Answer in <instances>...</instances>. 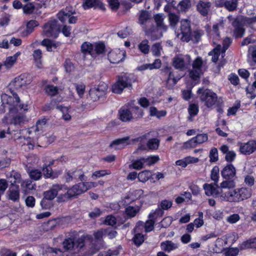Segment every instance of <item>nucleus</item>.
<instances>
[{
  "label": "nucleus",
  "instance_id": "nucleus-1",
  "mask_svg": "<svg viewBox=\"0 0 256 256\" xmlns=\"http://www.w3.org/2000/svg\"><path fill=\"white\" fill-rule=\"evenodd\" d=\"M252 194V190L250 188L242 187L222 194L220 196L229 202H239L249 198Z\"/></svg>",
  "mask_w": 256,
  "mask_h": 256
},
{
  "label": "nucleus",
  "instance_id": "nucleus-2",
  "mask_svg": "<svg viewBox=\"0 0 256 256\" xmlns=\"http://www.w3.org/2000/svg\"><path fill=\"white\" fill-rule=\"evenodd\" d=\"M136 80L134 76L130 74H122L118 76L116 82L112 86V91L115 94H120L125 88H130Z\"/></svg>",
  "mask_w": 256,
  "mask_h": 256
},
{
  "label": "nucleus",
  "instance_id": "nucleus-3",
  "mask_svg": "<svg viewBox=\"0 0 256 256\" xmlns=\"http://www.w3.org/2000/svg\"><path fill=\"white\" fill-rule=\"evenodd\" d=\"M66 192L64 194H60L58 197V202H62L71 200L72 198L87 191V188L84 182H80L73 186L71 188H65Z\"/></svg>",
  "mask_w": 256,
  "mask_h": 256
},
{
  "label": "nucleus",
  "instance_id": "nucleus-4",
  "mask_svg": "<svg viewBox=\"0 0 256 256\" xmlns=\"http://www.w3.org/2000/svg\"><path fill=\"white\" fill-rule=\"evenodd\" d=\"M12 96H9L6 94H3L2 96V101L4 104H6L9 106V110L10 114L14 112L15 109L19 108L20 110L24 109V110L27 109V105L24 106L23 104H20V98L18 94L14 92V90H10Z\"/></svg>",
  "mask_w": 256,
  "mask_h": 256
},
{
  "label": "nucleus",
  "instance_id": "nucleus-5",
  "mask_svg": "<svg viewBox=\"0 0 256 256\" xmlns=\"http://www.w3.org/2000/svg\"><path fill=\"white\" fill-rule=\"evenodd\" d=\"M198 93L200 96V100L204 102L206 107L210 108L216 104L218 97L216 94L210 90H204L202 88H199Z\"/></svg>",
  "mask_w": 256,
  "mask_h": 256
},
{
  "label": "nucleus",
  "instance_id": "nucleus-6",
  "mask_svg": "<svg viewBox=\"0 0 256 256\" xmlns=\"http://www.w3.org/2000/svg\"><path fill=\"white\" fill-rule=\"evenodd\" d=\"M150 13L146 10H142L139 15L138 23L140 25L145 34L150 35L152 32L150 28L152 27V22L150 20Z\"/></svg>",
  "mask_w": 256,
  "mask_h": 256
},
{
  "label": "nucleus",
  "instance_id": "nucleus-7",
  "mask_svg": "<svg viewBox=\"0 0 256 256\" xmlns=\"http://www.w3.org/2000/svg\"><path fill=\"white\" fill-rule=\"evenodd\" d=\"M191 61L190 56L188 54H178L172 59V66L176 69L184 70L189 68Z\"/></svg>",
  "mask_w": 256,
  "mask_h": 256
},
{
  "label": "nucleus",
  "instance_id": "nucleus-8",
  "mask_svg": "<svg viewBox=\"0 0 256 256\" xmlns=\"http://www.w3.org/2000/svg\"><path fill=\"white\" fill-rule=\"evenodd\" d=\"M60 30L57 21L54 19L50 20L43 26L44 34L47 37L57 38Z\"/></svg>",
  "mask_w": 256,
  "mask_h": 256
},
{
  "label": "nucleus",
  "instance_id": "nucleus-9",
  "mask_svg": "<svg viewBox=\"0 0 256 256\" xmlns=\"http://www.w3.org/2000/svg\"><path fill=\"white\" fill-rule=\"evenodd\" d=\"M191 28L190 22L188 20H182L180 22V29L177 32V36L179 37L183 42H188L190 40L191 38Z\"/></svg>",
  "mask_w": 256,
  "mask_h": 256
},
{
  "label": "nucleus",
  "instance_id": "nucleus-10",
  "mask_svg": "<svg viewBox=\"0 0 256 256\" xmlns=\"http://www.w3.org/2000/svg\"><path fill=\"white\" fill-rule=\"evenodd\" d=\"M108 90V86L104 82L100 84L96 88H94L90 90L89 96L90 100L93 102H96L100 99V98L104 96Z\"/></svg>",
  "mask_w": 256,
  "mask_h": 256
},
{
  "label": "nucleus",
  "instance_id": "nucleus-11",
  "mask_svg": "<svg viewBox=\"0 0 256 256\" xmlns=\"http://www.w3.org/2000/svg\"><path fill=\"white\" fill-rule=\"evenodd\" d=\"M203 66V60L202 58L197 57L192 63V68L190 72V77L194 80H196L200 78L202 74V67Z\"/></svg>",
  "mask_w": 256,
  "mask_h": 256
},
{
  "label": "nucleus",
  "instance_id": "nucleus-12",
  "mask_svg": "<svg viewBox=\"0 0 256 256\" xmlns=\"http://www.w3.org/2000/svg\"><path fill=\"white\" fill-rule=\"evenodd\" d=\"M168 30V26L164 22L155 26L152 23V28H150V30L152 31L150 35H148V37L150 38L152 40H154L160 38L162 36V34L166 32Z\"/></svg>",
  "mask_w": 256,
  "mask_h": 256
},
{
  "label": "nucleus",
  "instance_id": "nucleus-13",
  "mask_svg": "<svg viewBox=\"0 0 256 256\" xmlns=\"http://www.w3.org/2000/svg\"><path fill=\"white\" fill-rule=\"evenodd\" d=\"M31 82L30 78H28V76L26 74H21L16 78L10 84V89L12 88L18 90L22 86L30 84Z\"/></svg>",
  "mask_w": 256,
  "mask_h": 256
},
{
  "label": "nucleus",
  "instance_id": "nucleus-14",
  "mask_svg": "<svg viewBox=\"0 0 256 256\" xmlns=\"http://www.w3.org/2000/svg\"><path fill=\"white\" fill-rule=\"evenodd\" d=\"M234 27L233 36L236 38H242L244 36L245 30L244 28V25L242 23V18L240 16H238L233 20L232 23Z\"/></svg>",
  "mask_w": 256,
  "mask_h": 256
},
{
  "label": "nucleus",
  "instance_id": "nucleus-15",
  "mask_svg": "<svg viewBox=\"0 0 256 256\" xmlns=\"http://www.w3.org/2000/svg\"><path fill=\"white\" fill-rule=\"evenodd\" d=\"M62 245L66 250H72L74 247L81 248L84 246V240L83 238H79L76 242L72 238H68L64 240Z\"/></svg>",
  "mask_w": 256,
  "mask_h": 256
},
{
  "label": "nucleus",
  "instance_id": "nucleus-16",
  "mask_svg": "<svg viewBox=\"0 0 256 256\" xmlns=\"http://www.w3.org/2000/svg\"><path fill=\"white\" fill-rule=\"evenodd\" d=\"M208 140V136L207 134H198L196 136L184 142V146L186 148H194L198 144H201L205 142H206Z\"/></svg>",
  "mask_w": 256,
  "mask_h": 256
},
{
  "label": "nucleus",
  "instance_id": "nucleus-17",
  "mask_svg": "<svg viewBox=\"0 0 256 256\" xmlns=\"http://www.w3.org/2000/svg\"><path fill=\"white\" fill-rule=\"evenodd\" d=\"M10 112L6 116L2 119L3 122H10L14 125H21L24 124L28 120L25 116L23 114H17L15 116H11Z\"/></svg>",
  "mask_w": 256,
  "mask_h": 256
},
{
  "label": "nucleus",
  "instance_id": "nucleus-18",
  "mask_svg": "<svg viewBox=\"0 0 256 256\" xmlns=\"http://www.w3.org/2000/svg\"><path fill=\"white\" fill-rule=\"evenodd\" d=\"M256 150V141L249 140L246 143H241L240 146V152L246 155H249Z\"/></svg>",
  "mask_w": 256,
  "mask_h": 256
},
{
  "label": "nucleus",
  "instance_id": "nucleus-19",
  "mask_svg": "<svg viewBox=\"0 0 256 256\" xmlns=\"http://www.w3.org/2000/svg\"><path fill=\"white\" fill-rule=\"evenodd\" d=\"M126 56V52L116 50L110 52L108 54V58L110 62L113 64H118L124 60Z\"/></svg>",
  "mask_w": 256,
  "mask_h": 256
},
{
  "label": "nucleus",
  "instance_id": "nucleus-20",
  "mask_svg": "<svg viewBox=\"0 0 256 256\" xmlns=\"http://www.w3.org/2000/svg\"><path fill=\"white\" fill-rule=\"evenodd\" d=\"M203 188L206 194L208 196L217 197L222 193L219 186L216 183L214 184H205L203 186Z\"/></svg>",
  "mask_w": 256,
  "mask_h": 256
},
{
  "label": "nucleus",
  "instance_id": "nucleus-21",
  "mask_svg": "<svg viewBox=\"0 0 256 256\" xmlns=\"http://www.w3.org/2000/svg\"><path fill=\"white\" fill-rule=\"evenodd\" d=\"M224 179H236V169L232 164H226L221 171Z\"/></svg>",
  "mask_w": 256,
  "mask_h": 256
},
{
  "label": "nucleus",
  "instance_id": "nucleus-22",
  "mask_svg": "<svg viewBox=\"0 0 256 256\" xmlns=\"http://www.w3.org/2000/svg\"><path fill=\"white\" fill-rule=\"evenodd\" d=\"M216 4L219 6H224L229 12H234L237 8L238 0H218Z\"/></svg>",
  "mask_w": 256,
  "mask_h": 256
},
{
  "label": "nucleus",
  "instance_id": "nucleus-23",
  "mask_svg": "<svg viewBox=\"0 0 256 256\" xmlns=\"http://www.w3.org/2000/svg\"><path fill=\"white\" fill-rule=\"evenodd\" d=\"M20 191L19 186L10 185L7 192L8 198L15 202H19L20 199Z\"/></svg>",
  "mask_w": 256,
  "mask_h": 256
},
{
  "label": "nucleus",
  "instance_id": "nucleus-24",
  "mask_svg": "<svg viewBox=\"0 0 256 256\" xmlns=\"http://www.w3.org/2000/svg\"><path fill=\"white\" fill-rule=\"evenodd\" d=\"M211 4L209 2L200 0L196 6L198 11L203 16H206L210 10Z\"/></svg>",
  "mask_w": 256,
  "mask_h": 256
},
{
  "label": "nucleus",
  "instance_id": "nucleus-25",
  "mask_svg": "<svg viewBox=\"0 0 256 256\" xmlns=\"http://www.w3.org/2000/svg\"><path fill=\"white\" fill-rule=\"evenodd\" d=\"M82 6L85 10L92 7H98L102 10H105L104 6L101 0H84Z\"/></svg>",
  "mask_w": 256,
  "mask_h": 256
},
{
  "label": "nucleus",
  "instance_id": "nucleus-26",
  "mask_svg": "<svg viewBox=\"0 0 256 256\" xmlns=\"http://www.w3.org/2000/svg\"><path fill=\"white\" fill-rule=\"evenodd\" d=\"M162 66V62L160 59H156L152 64H144L137 68V70L140 71H143L146 70L158 69Z\"/></svg>",
  "mask_w": 256,
  "mask_h": 256
},
{
  "label": "nucleus",
  "instance_id": "nucleus-27",
  "mask_svg": "<svg viewBox=\"0 0 256 256\" xmlns=\"http://www.w3.org/2000/svg\"><path fill=\"white\" fill-rule=\"evenodd\" d=\"M178 244L174 243L171 240H166L160 244V248L162 250L168 252L176 250L178 248Z\"/></svg>",
  "mask_w": 256,
  "mask_h": 256
},
{
  "label": "nucleus",
  "instance_id": "nucleus-28",
  "mask_svg": "<svg viewBox=\"0 0 256 256\" xmlns=\"http://www.w3.org/2000/svg\"><path fill=\"white\" fill-rule=\"evenodd\" d=\"M130 144H132V139L130 140V137L128 136L114 140L110 144V146H112L114 145H120L122 146V148H124L126 146Z\"/></svg>",
  "mask_w": 256,
  "mask_h": 256
},
{
  "label": "nucleus",
  "instance_id": "nucleus-29",
  "mask_svg": "<svg viewBox=\"0 0 256 256\" xmlns=\"http://www.w3.org/2000/svg\"><path fill=\"white\" fill-rule=\"evenodd\" d=\"M120 119L123 122H128L132 120V113L127 108H121L119 110Z\"/></svg>",
  "mask_w": 256,
  "mask_h": 256
},
{
  "label": "nucleus",
  "instance_id": "nucleus-30",
  "mask_svg": "<svg viewBox=\"0 0 256 256\" xmlns=\"http://www.w3.org/2000/svg\"><path fill=\"white\" fill-rule=\"evenodd\" d=\"M39 23L36 20H30L28 22L26 30H23L22 32V35L23 36H26L30 34L34 30L35 27L38 26Z\"/></svg>",
  "mask_w": 256,
  "mask_h": 256
},
{
  "label": "nucleus",
  "instance_id": "nucleus-31",
  "mask_svg": "<svg viewBox=\"0 0 256 256\" xmlns=\"http://www.w3.org/2000/svg\"><path fill=\"white\" fill-rule=\"evenodd\" d=\"M220 54H222V46L220 44H218L215 48L208 53L209 56H212V60L214 63L218 62Z\"/></svg>",
  "mask_w": 256,
  "mask_h": 256
},
{
  "label": "nucleus",
  "instance_id": "nucleus-32",
  "mask_svg": "<svg viewBox=\"0 0 256 256\" xmlns=\"http://www.w3.org/2000/svg\"><path fill=\"white\" fill-rule=\"evenodd\" d=\"M132 120H138L142 118L144 116L143 110L138 106L132 108Z\"/></svg>",
  "mask_w": 256,
  "mask_h": 256
},
{
  "label": "nucleus",
  "instance_id": "nucleus-33",
  "mask_svg": "<svg viewBox=\"0 0 256 256\" xmlns=\"http://www.w3.org/2000/svg\"><path fill=\"white\" fill-rule=\"evenodd\" d=\"M57 16L59 20L63 23L66 22L67 20L70 24H75L77 21V17L73 16L72 14H66L64 13V14H62V16H60L64 20H62L60 18V16L59 15V12Z\"/></svg>",
  "mask_w": 256,
  "mask_h": 256
},
{
  "label": "nucleus",
  "instance_id": "nucleus-34",
  "mask_svg": "<svg viewBox=\"0 0 256 256\" xmlns=\"http://www.w3.org/2000/svg\"><path fill=\"white\" fill-rule=\"evenodd\" d=\"M42 45L46 48V50L48 52L52 51V48H56L59 45V42H56L50 40L48 38L44 39L42 42Z\"/></svg>",
  "mask_w": 256,
  "mask_h": 256
},
{
  "label": "nucleus",
  "instance_id": "nucleus-35",
  "mask_svg": "<svg viewBox=\"0 0 256 256\" xmlns=\"http://www.w3.org/2000/svg\"><path fill=\"white\" fill-rule=\"evenodd\" d=\"M219 186L220 190L222 192V188H232L236 186V179H224Z\"/></svg>",
  "mask_w": 256,
  "mask_h": 256
},
{
  "label": "nucleus",
  "instance_id": "nucleus-36",
  "mask_svg": "<svg viewBox=\"0 0 256 256\" xmlns=\"http://www.w3.org/2000/svg\"><path fill=\"white\" fill-rule=\"evenodd\" d=\"M44 198L40 202V205L43 208L46 209L48 206H46V200H52L56 197L52 192L49 190L44 194Z\"/></svg>",
  "mask_w": 256,
  "mask_h": 256
},
{
  "label": "nucleus",
  "instance_id": "nucleus-37",
  "mask_svg": "<svg viewBox=\"0 0 256 256\" xmlns=\"http://www.w3.org/2000/svg\"><path fill=\"white\" fill-rule=\"evenodd\" d=\"M160 146V140L156 138H152L151 136L148 139L146 146L150 150H156Z\"/></svg>",
  "mask_w": 256,
  "mask_h": 256
},
{
  "label": "nucleus",
  "instance_id": "nucleus-38",
  "mask_svg": "<svg viewBox=\"0 0 256 256\" xmlns=\"http://www.w3.org/2000/svg\"><path fill=\"white\" fill-rule=\"evenodd\" d=\"M144 158L134 160L128 166L129 168H132L136 170H140L144 168Z\"/></svg>",
  "mask_w": 256,
  "mask_h": 256
},
{
  "label": "nucleus",
  "instance_id": "nucleus-39",
  "mask_svg": "<svg viewBox=\"0 0 256 256\" xmlns=\"http://www.w3.org/2000/svg\"><path fill=\"white\" fill-rule=\"evenodd\" d=\"M166 111L158 110L156 108L152 106L150 108V115L151 116H156L158 118L164 116L166 115Z\"/></svg>",
  "mask_w": 256,
  "mask_h": 256
},
{
  "label": "nucleus",
  "instance_id": "nucleus-40",
  "mask_svg": "<svg viewBox=\"0 0 256 256\" xmlns=\"http://www.w3.org/2000/svg\"><path fill=\"white\" fill-rule=\"evenodd\" d=\"M148 40H144L138 44V48L144 54H148L150 52V46Z\"/></svg>",
  "mask_w": 256,
  "mask_h": 256
},
{
  "label": "nucleus",
  "instance_id": "nucleus-41",
  "mask_svg": "<svg viewBox=\"0 0 256 256\" xmlns=\"http://www.w3.org/2000/svg\"><path fill=\"white\" fill-rule=\"evenodd\" d=\"M162 47L160 42H156L152 45L151 48V52L155 56H160L161 54V51Z\"/></svg>",
  "mask_w": 256,
  "mask_h": 256
},
{
  "label": "nucleus",
  "instance_id": "nucleus-42",
  "mask_svg": "<svg viewBox=\"0 0 256 256\" xmlns=\"http://www.w3.org/2000/svg\"><path fill=\"white\" fill-rule=\"evenodd\" d=\"M242 248H256V237L250 238L244 242L241 246Z\"/></svg>",
  "mask_w": 256,
  "mask_h": 256
},
{
  "label": "nucleus",
  "instance_id": "nucleus-43",
  "mask_svg": "<svg viewBox=\"0 0 256 256\" xmlns=\"http://www.w3.org/2000/svg\"><path fill=\"white\" fill-rule=\"evenodd\" d=\"M168 16L170 26L174 28H175L180 20V16L172 12L169 13Z\"/></svg>",
  "mask_w": 256,
  "mask_h": 256
},
{
  "label": "nucleus",
  "instance_id": "nucleus-44",
  "mask_svg": "<svg viewBox=\"0 0 256 256\" xmlns=\"http://www.w3.org/2000/svg\"><path fill=\"white\" fill-rule=\"evenodd\" d=\"M188 110L190 114L188 120L190 121H192V117L196 116L198 112V105L196 104H191L188 107Z\"/></svg>",
  "mask_w": 256,
  "mask_h": 256
},
{
  "label": "nucleus",
  "instance_id": "nucleus-45",
  "mask_svg": "<svg viewBox=\"0 0 256 256\" xmlns=\"http://www.w3.org/2000/svg\"><path fill=\"white\" fill-rule=\"evenodd\" d=\"M74 180H79L80 181L86 180V176L81 169H74L72 170Z\"/></svg>",
  "mask_w": 256,
  "mask_h": 256
},
{
  "label": "nucleus",
  "instance_id": "nucleus-46",
  "mask_svg": "<svg viewBox=\"0 0 256 256\" xmlns=\"http://www.w3.org/2000/svg\"><path fill=\"white\" fill-rule=\"evenodd\" d=\"M190 0H182L178 4V10L181 12H185L190 6Z\"/></svg>",
  "mask_w": 256,
  "mask_h": 256
},
{
  "label": "nucleus",
  "instance_id": "nucleus-47",
  "mask_svg": "<svg viewBox=\"0 0 256 256\" xmlns=\"http://www.w3.org/2000/svg\"><path fill=\"white\" fill-rule=\"evenodd\" d=\"M46 94L50 96H54L58 93V88L53 85H48L44 88Z\"/></svg>",
  "mask_w": 256,
  "mask_h": 256
},
{
  "label": "nucleus",
  "instance_id": "nucleus-48",
  "mask_svg": "<svg viewBox=\"0 0 256 256\" xmlns=\"http://www.w3.org/2000/svg\"><path fill=\"white\" fill-rule=\"evenodd\" d=\"M150 176V172L149 170H145L140 172L138 175V180L142 182L147 181Z\"/></svg>",
  "mask_w": 256,
  "mask_h": 256
},
{
  "label": "nucleus",
  "instance_id": "nucleus-49",
  "mask_svg": "<svg viewBox=\"0 0 256 256\" xmlns=\"http://www.w3.org/2000/svg\"><path fill=\"white\" fill-rule=\"evenodd\" d=\"M56 108L62 112V118L65 120H70L71 119V116L68 112V109L67 107L62 106H57Z\"/></svg>",
  "mask_w": 256,
  "mask_h": 256
},
{
  "label": "nucleus",
  "instance_id": "nucleus-50",
  "mask_svg": "<svg viewBox=\"0 0 256 256\" xmlns=\"http://www.w3.org/2000/svg\"><path fill=\"white\" fill-rule=\"evenodd\" d=\"M10 177L13 178H14V181L12 180H10V182L11 183V185L17 186L16 184V183H20L22 182L21 174L18 172L12 171L10 174Z\"/></svg>",
  "mask_w": 256,
  "mask_h": 256
},
{
  "label": "nucleus",
  "instance_id": "nucleus-51",
  "mask_svg": "<svg viewBox=\"0 0 256 256\" xmlns=\"http://www.w3.org/2000/svg\"><path fill=\"white\" fill-rule=\"evenodd\" d=\"M92 45L89 42H85L81 46L82 52L84 54H92Z\"/></svg>",
  "mask_w": 256,
  "mask_h": 256
},
{
  "label": "nucleus",
  "instance_id": "nucleus-52",
  "mask_svg": "<svg viewBox=\"0 0 256 256\" xmlns=\"http://www.w3.org/2000/svg\"><path fill=\"white\" fill-rule=\"evenodd\" d=\"M160 160L158 156H150L146 158H144V162L148 166H151L155 164Z\"/></svg>",
  "mask_w": 256,
  "mask_h": 256
},
{
  "label": "nucleus",
  "instance_id": "nucleus-53",
  "mask_svg": "<svg viewBox=\"0 0 256 256\" xmlns=\"http://www.w3.org/2000/svg\"><path fill=\"white\" fill-rule=\"evenodd\" d=\"M24 12L26 14H30L34 12L36 7L32 3H28L22 7Z\"/></svg>",
  "mask_w": 256,
  "mask_h": 256
},
{
  "label": "nucleus",
  "instance_id": "nucleus-54",
  "mask_svg": "<svg viewBox=\"0 0 256 256\" xmlns=\"http://www.w3.org/2000/svg\"><path fill=\"white\" fill-rule=\"evenodd\" d=\"M132 240L134 244L138 246L144 242V236L142 234L136 233L134 234Z\"/></svg>",
  "mask_w": 256,
  "mask_h": 256
},
{
  "label": "nucleus",
  "instance_id": "nucleus-55",
  "mask_svg": "<svg viewBox=\"0 0 256 256\" xmlns=\"http://www.w3.org/2000/svg\"><path fill=\"white\" fill-rule=\"evenodd\" d=\"M154 223L155 222L152 218L148 220L146 222H143V225L144 226V232H148L152 230L154 228Z\"/></svg>",
  "mask_w": 256,
  "mask_h": 256
},
{
  "label": "nucleus",
  "instance_id": "nucleus-56",
  "mask_svg": "<svg viewBox=\"0 0 256 256\" xmlns=\"http://www.w3.org/2000/svg\"><path fill=\"white\" fill-rule=\"evenodd\" d=\"M219 172V168L218 166H214L211 171V179L216 184L218 180Z\"/></svg>",
  "mask_w": 256,
  "mask_h": 256
},
{
  "label": "nucleus",
  "instance_id": "nucleus-57",
  "mask_svg": "<svg viewBox=\"0 0 256 256\" xmlns=\"http://www.w3.org/2000/svg\"><path fill=\"white\" fill-rule=\"evenodd\" d=\"M139 208L138 207L135 208L132 206H129L126 209V212L127 215L130 217H134L137 213L139 212Z\"/></svg>",
  "mask_w": 256,
  "mask_h": 256
},
{
  "label": "nucleus",
  "instance_id": "nucleus-58",
  "mask_svg": "<svg viewBox=\"0 0 256 256\" xmlns=\"http://www.w3.org/2000/svg\"><path fill=\"white\" fill-rule=\"evenodd\" d=\"M152 132H148L146 134H145L142 136H138V138H132V144H135L137 142H142L146 140L149 139L150 137Z\"/></svg>",
  "mask_w": 256,
  "mask_h": 256
},
{
  "label": "nucleus",
  "instance_id": "nucleus-59",
  "mask_svg": "<svg viewBox=\"0 0 256 256\" xmlns=\"http://www.w3.org/2000/svg\"><path fill=\"white\" fill-rule=\"evenodd\" d=\"M232 40L230 38L226 37V38L222 42V58H223L225 56V52L226 50L228 48L230 45L232 43Z\"/></svg>",
  "mask_w": 256,
  "mask_h": 256
},
{
  "label": "nucleus",
  "instance_id": "nucleus-60",
  "mask_svg": "<svg viewBox=\"0 0 256 256\" xmlns=\"http://www.w3.org/2000/svg\"><path fill=\"white\" fill-rule=\"evenodd\" d=\"M4 62L6 69L8 70L11 68L16 62V58L12 56L7 57Z\"/></svg>",
  "mask_w": 256,
  "mask_h": 256
},
{
  "label": "nucleus",
  "instance_id": "nucleus-61",
  "mask_svg": "<svg viewBox=\"0 0 256 256\" xmlns=\"http://www.w3.org/2000/svg\"><path fill=\"white\" fill-rule=\"evenodd\" d=\"M64 188L65 189L66 188L65 187L64 185L57 184H54L50 190L56 197L58 194V192L62 190Z\"/></svg>",
  "mask_w": 256,
  "mask_h": 256
},
{
  "label": "nucleus",
  "instance_id": "nucleus-62",
  "mask_svg": "<svg viewBox=\"0 0 256 256\" xmlns=\"http://www.w3.org/2000/svg\"><path fill=\"white\" fill-rule=\"evenodd\" d=\"M20 183L21 187L22 188H26L28 190H32L34 189V186L32 184V182L30 180H22Z\"/></svg>",
  "mask_w": 256,
  "mask_h": 256
},
{
  "label": "nucleus",
  "instance_id": "nucleus-63",
  "mask_svg": "<svg viewBox=\"0 0 256 256\" xmlns=\"http://www.w3.org/2000/svg\"><path fill=\"white\" fill-rule=\"evenodd\" d=\"M110 174V171L106 170H101L94 172L92 175V177L96 179L98 178L104 176L106 175H108Z\"/></svg>",
  "mask_w": 256,
  "mask_h": 256
},
{
  "label": "nucleus",
  "instance_id": "nucleus-64",
  "mask_svg": "<svg viewBox=\"0 0 256 256\" xmlns=\"http://www.w3.org/2000/svg\"><path fill=\"white\" fill-rule=\"evenodd\" d=\"M72 171L66 170L63 175V178L65 180L66 182H70L74 180V175L72 174Z\"/></svg>",
  "mask_w": 256,
  "mask_h": 256
}]
</instances>
